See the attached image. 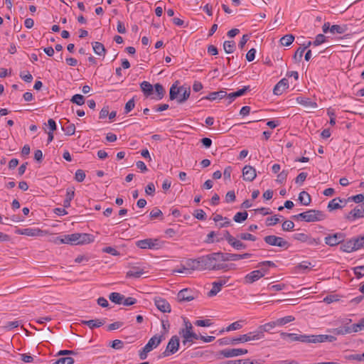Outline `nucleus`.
<instances>
[{
  "instance_id": "1",
  "label": "nucleus",
  "mask_w": 364,
  "mask_h": 364,
  "mask_svg": "<svg viewBox=\"0 0 364 364\" xmlns=\"http://www.w3.org/2000/svg\"><path fill=\"white\" fill-rule=\"evenodd\" d=\"M190 96V90L183 87H177L173 85L169 90L171 100H176L178 103L185 102Z\"/></svg>"
},
{
  "instance_id": "2",
  "label": "nucleus",
  "mask_w": 364,
  "mask_h": 364,
  "mask_svg": "<svg viewBox=\"0 0 364 364\" xmlns=\"http://www.w3.org/2000/svg\"><path fill=\"white\" fill-rule=\"evenodd\" d=\"M218 261H220L219 252H214L200 257V266L202 269L214 270Z\"/></svg>"
},
{
  "instance_id": "3",
  "label": "nucleus",
  "mask_w": 364,
  "mask_h": 364,
  "mask_svg": "<svg viewBox=\"0 0 364 364\" xmlns=\"http://www.w3.org/2000/svg\"><path fill=\"white\" fill-rule=\"evenodd\" d=\"M326 218V214L318 210H309L303 212L301 220L307 223L321 221Z\"/></svg>"
},
{
  "instance_id": "4",
  "label": "nucleus",
  "mask_w": 364,
  "mask_h": 364,
  "mask_svg": "<svg viewBox=\"0 0 364 364\" xmlns=\"http://www.w3.org/2000/svg\"><path fill=\"white\" fill-rule=\"evenodd\" d=\"M264 240L267 244L271 246H277L284 249H287L289 247V244L287 241L276 235L265 236Z\"/></svg>"
},
{
  "instance_id": "5",
  "label": "nucleus",
  "mask_w": 364,
  "mask_h": 364,
  "mask_svg": "<svg viewBox=\"0 0 364 364\" xmlns=\"http://www.w3.org/2000/svg\"><path fill=\"white\" fill-rule=\"evenodd\" d=\"M179 338L177 336H173L169 340L166 350L162 353L163 357H167L177 352L179 348Z\"/></svg>"
},
{
  "instance_id": "6",
  "label": "nucleus",
  "mask_w": 364,
  "mask_h": 364,
  "mask_svg": "<svg viewBox=\"0 0 364 364\" xmlns=\"http://www.w3.org/2000/svg\"><path fill=\"white\" fill-rule=\"evenodd\" d=\"M345 240V235L343 232H336L328 235L324 238L325 243L329 246H336L342 243Z\"/></svg>"
},
{
  "instance_id": "7",
  "label": "nucleus",
  "mask_w": 364,
  "mask_h": 364,
  "mask_svg": "<svg viewBox=\"0 0 364 364\" xmlns=\"http://www.w3.org/2000/svg\"><path fill=\"white\" fill-rule=\"evenodd\" d=\"M219 257H220V261H223V262L237 261V260L242 259L250 258L251 257V254L244 253L242 255H239V254L219 252Z\"/></svg>"
},
{
  "instance_id": "8",
  "label": "nucleus",
  "mask_w": 364,
  "mask_h": 364,
  "mask_svg": "<svg viewBox=\"0 0 364 364\" xmlns=\"http://www.w3.org/2000/svg\"><path fill=\"white\" fill-rule=\"evenodd\" d=\"M259 334L257 333L256 331L250 332L247 334L240 336L239 337L233 338L231 340L232 344H236L239 343H245L250 341L259 340Z\"/></svg>"
},
{
  "instance_id": "9",
  "label": "nucleus",
  "mask_w": 364,
  "mask_h": 364,
  "mask_svg": "<svg viewBox=\"0 0 364 364\" xmlns=\"http://www.w3.org/2000/svg\"><path fill=\"white\" fill-rule=\"evenodd\" d=\"M296 102L302 105L307 112H314L317 108V104L307 97H298Z\"/></svg>"
},
{
  "instance_id": "10",
  "label": "nucleus",
  "mask_w": 364,
  "mask_h": 364,
  "mask_svg": "<svg viewBox=\"0 0 364 364\" xmlns=\"http://www.w3.org/2000/svg\"><path fill=\"white\" fill-rule=\"evenodd\" d=\"M247 353V349L242 348H232V349H224L219 352V355L224 358H232Z\"/></svg>"
},
{
  "instance_id": "11",
  "label": "nucleus",
  "mask_w": 364,
  "mask_h": 364,
  "mask_svg": "<svg viewBox=\"0 0 364 364\" xmlns=\"http://www.w3.org/2000/svg\"><path fill=\"white\" fill-rule=\"evenodd\" d=\"M138 247L141 249H157L159 246L157 239H144L136 242Z\"/></svg>"
},
{
  "instance_id": "12",
  "label": "nucleus",
  "mask_w": 364,
  "mask_h": 364,
  "mask_svg": "<svg viewBox=\"0 0 364 364\" xmlns=\"http://www.w3.org/2000/svg\"><path fill=\"white\" fill-rule=\"evenodd\" d=\"M346 218L348 220H354L357 218H364V203L358 205Z\"/></svg>"
},
{
  "instance_id": "13",
  "label": "nucleus",
  "mask_w": 364,
  "mask_h": 364,
  "mask_svg": "<svg viewBox=\"0 0 364 364\" xmlns=\"http://www.w3.org/2000/svg\"><path fill=\"white\" fill-rule=\"evenodd\" d=\"M309 343H324L333 342L336 340V337L332 335H311L309 336Z\"/></svg>"
},
{
  "instance_id": "14",
  "label": "nucleus",
  "mask_w": 364,
  "mask_h": 364,
  "mask_svg": "<svg viewBox=\"0 0 364 364\" xmlns=\"http://www.w3.org/2000/svg\"><path fill=\"white\" fill-rule=\"evenodd\" d=\"M156 308L163 313L171 312V306L169 303L164 298L156 296L154 299Z\"/></svg>"
},
{
  "instance_id": "15",
  "label": "nucleus",
  "mask_w": 364,
  "mask_h": 364,
  "mask_svg": "<svg viewBox=\"0 0 364 364\" xmlns=\"http://www.w3.org/2000/svg\"><path fill=\"white\" fill-rule=\"evenodd\" d=\"M177 299L179 302L191 301L195 299V296L191 289H183L178 293Z\"/></svg>"
},
{
  "instance_id": "16",
  "label": "nucleus",
  "mask_w": 364,
  "mask_h": 364,
  "mask_svg": "<svg viewBox=\"0 0 364 364\" xmlns=\"http://www.w3.org/2000/svg\"><path fill=\"white\" fill-rule=\"evenodd\" d=\"M281 336L282 338L288 337L291 341H300L302 343H309V336L307 335H297L296 333H290L282 332Z\"/></svg>"
},
{
  "instance_id": "17",
  "label": "nucleus",
  "mask_w": 364,
  "mask_h": 364,
  "mask_svg": "<svg viewBox=\"0 0 364 364\" xmlns=\"http://www.w3.org/2000/svg\"><path fill=\"white\" fill-rule=\"evenodd\" d=\"M243 179L246 181H252L257 176L256 170L254 167L246 165L242 168Z\"/></svg>"
},
{
  "instance_id": "18",
  "label": "nucleus",
  "mask_w": 364,
  "mask_h": 364,
  "mask_svg": "<svg viewBox=\"0 0 364 364\" xmlns=\"http://www.w3.org/2000/svg\"><path fill=\"white\" fill-rule=\"evenodd\" d=\"M164 339V336L155 335L151 338L148 343L145 345V351H151L154 348H156Z\"/></svg>"
},
{
  "instance_id": "19",
  "label": "nucleus",
  "mask_w": 364,
  "mask_h": 364,
  "mask_svg": "<svg viewBox=\"0 0 364 364\" xmlns=\"http://www.w3.org/2000/svg\"><path fill=\"white\" fill-rule=\"evenodd\" d=\"M346 200H343L340 198H336L328 203L327 208L329 211L341 209L346 205Z\"/></svg>"
},
{
  "instance_id": "20",
  "label": "nucleus",
  "mask_w": 364,
  "mask_h": 364,
  "mask_svg": "<svg viewBox=\"0 0 364 364\" xmlns=\"http://www.w3.org/2000/svg\"><path fill=\"white\" fill-rule=\"evenodd\" d=\"M76 245L88 244L93 241L94 237L87 233H75Z\"/></svg>"
},
{
  "instance_id": "21",
  "label": "nucleus",
  "mask_w": 364,
  "mask_h": 364,
  "mask_svg": "<svg viewBox=\"0 0 364 364\" xmlns=\"http://www.w3.org/2000/svg\"><path fill=\"white\" fill-rule=\"evenodd\" d=\"M289 87V81L287 78H283L279 81L273 89V92L276 95H280Z\"/></svg>"
},
{
  "instance_id": "22",
  "label": "nucleus",
  "mask_w": 364,
  "mask_h": 364,
  "mask_svg": "<svg viewBox=\"0 0 364 364\" xmlns=\"http://www.w3.org/2000/svg\"><path fill=\"white\" fill-rule=\"evenodd\" d=\"M179 334L181 336L183 341L182 343L185 346L187 343H193V340H198L199 336L196 333L193 332H183L179 331Z\"/></svg>"
},
{
  "instance_id": "23",
  "label": "nucleus",
  "mask_w": 364,
  "mask_h": 364,
  "mask_svg": "<svg viewBox=\"0 0 364 364\" xmlns=\"http://www.w3.org/2000/svg\"><path fill=\"white\" fill-rule=\"evenodd\" d=\"M276 326L275 321H271L269 323H267L264 325H261L258 327L257 330L256 331L257 333L261 335L259 336V339H262L264 337V332H269L271 329L274 328Z\"/></svg>"
},
{
  "instance_id": "24",
  "label": "nucleus",
  "mask_w": 364,
  "mask_h": 364,
  "mask_svg": "<svg viewBox=\"0 0 364 364\" xmlns=\"http://www.w3.org/2000/svg\"><path fill=\"white\" fill-rule=\"evenodd\" d=\"M225 284L226 281L222 279L213 282V287L211 290L208 293V296L209 297H213L215 296L221 290L222 287Z\"/></svg>"
},
{
  "instance_id": "25",
  "label": "nucleus",
  "mask_w": 364,
  "mask_h": 364,
  "mask_svg": "<svg viewBox=\"0 0 364 364\" xmlns=\"http://www.w3.org/2000/svg\"><path fill=\"white\" fill-rule=\"evenodd\" d=\"M341 245L340 247V249L341 251L345 252H351L353 251L357 250V247L354 240V238L344 242L341 243Z\"/></svg>"
},
{
  "instance_id": "26",
  "label": "nucleus",
  "mask_w": 364,
  "mask_h": 364,
  "mask_svg": "<svg viewBox=\"0 0 364 364\" xmlns=\"http://www.w3.org/2000/svg\"><path fill=\"white\" fill-rule=\"evenodd\" d=\"M200 262V257L197 259H188L186 262V265L188 270H202Z\"/></svg>"
},
{
  "instance_id": "27",
  "label": "nucleus",
  "mask_w": 364,
  "mask_h": 364,
  "mask_svg": "<svg viewBox=\"0 0 364 364\" xmlns=\"http://www.w3.org/2000/svg\"><path fill=\"white\" fill-rule=\"evenodd\" d=\"M250 90V86H245L243 88L238 90L236 92L228 95L226 100L228 103H231L236 97H240L246 93L247 91Z\"/></svg>"
},
{
  "instance_id": "28",
  "label": "nucleus",
  "mask_w": 364,
  "mask_h": 364,
  "mask_svg": "<svg viewBox=\"0 0 364 364\" xmlns=\"http://www.w3.org/2000/svg\"><path fill=\"white\" fill-rule=\"evenodd\" d=\"M262 277V273L257 270H254L245 277V282L247 284H252Z\"/></svg>"
},
{
  "instance_id": "29",
  "label": "nucleus",
  "mask_w": 364,
  "mask_h": 364,
  "mask_svg": "<svg viewBox=\"0 0 364 364\" xmlns=\"http://www.w3.org/2000/svg\"><path fill=\"white\" fill-rule=\"evenodd\" d=\"M228 94L225 90H220L218 92H210L208 96L204 97L205 99L213 101L216 100H222L223 98H227Z\"/></svg>"
},
{
  "instance_id": "30",
  "label": "nucleus",
  "mask_w": 364,
  "mask_h": 364,
  "mask_svg": "<svg viewBox=\"0 0 364 364\" xmlns=\"http://www.w3.org/2000/svg\"><path fill=\"white\" fill-rule=\"evenodd\" d=\"M145 272L143 269H141L139 267H134L130 270L127 272V277H134V278H139L141 277Z\"/></svg>"
},
{
  "instance_id": "31",
  "label": "nucleus",
  "mask_w": 364,
  "mask_h": 364,
  "mask_svg": "<svg viewBox=\"0 0 364 364\" xmlns=\"http://www.w3.org/2000/svg\"><path fill=\"white\" fill-rule=\"evenodd\" d=\"M141 89L146 97L154 95V88L151 83L147 81H143L140 85Z\"/></svg>"
},
{
  "instance_id": "32",
  "label": "nucleus",
  "mask_w": 364,
  "mask_h": 364,
  "mask_svg": "<svg viewBox=\"0 0 364 364\" xmlns=\"http://www.w3.org/2000/svg\"><path fill=\"white\" fill-rule=\"evenodd\" d=\"M154 88L155 90H154V95H152V98L156 100L162 99L165 94V90L163 86L159 83H156L154 85Z\"/></svg>"
},
{
  "instance_id": "33",
  "label": "nucleus",
  "mask_w": 364,
  "mask_h": 364,
  "mask_svg": "<svg viewBox=\"0 0 364 364\" xmlns=\"http://www.w3.org/2000/svg\"><path fill=\"white\" fill-rule=\"evenodd\" d=\"M328 332L333 333L334 335L339 336V335H345L351 333L353 331V328H350L348 326H344V327H339L336 328H333L328 330Z\"/></svg>"
},
{
  "instance_id": "34",
  "label": "nucleus",
  "mask_w": 364,
  "mask_h": 364,
  "mask_svg": "<svg viewBox=\"0 0 364 364\" xmlns=\"http://www.w3.org/2000/svg\"><path fill=\"white\" fill-rule=\"evenodd\" d=\"M83 324L87 325L90 328L92 329L94 328H99L104 325L105 323V320L101 319H93L89 321H82Z\"/></svg>"
},
{
  "instance_id": "35",
  "label": "nucleus",
  "mask_w": 364,
  "mask_h": 364,
  "mask_svg": "<svg viewBox=\"0 0 364 364\" xmlns=\"http://www.w3.org/2000/svg\"><path fill=\"white\" fill-rule=\"evenodd\" d=\"M23 235L31 237H38L43 235V231L38 228H25Z\"/></svg>"
},
{
  "instance_id": "36",
  "label": "nucleus",
  "mask_w": 364,
  "mask_h": 364,
  "mask_svg": "<svg viewBox=\"0 0 364 364\" xmlns=\"http://www.w3.org/2000/svg\"><path fill=\"white\" fill-rule=\"evenodd\" d=\"M109 299L114 304H121L124 299V296L117 292H112L109 294Z\"/></svg>"
},
{
  "instance_id": "37",
  "label": "nucleus",
  "mask_w": 364,
  "mask_h": 364,
  "mask_svg": "<svg viewBox=\"0 0 364 364\" xmlns=\"http://www.w3.org/2000/svg\"><path fill=\"white\" fill-rule=\"evenodd\" d=\"M92 48L95 54L98 55H105V48L102 43L100 42L92 43Z\"/></svg>"
},
{
  "instance_id": "38",
  "label": "nucleus",
  "mask_w": 364,
  "mask_h": 364,
  "mask_svg": "<svg viewBox=\"0 0 364 364\" xmlns=\"http://www.w3.org/2000/svg\"><path fill=\"white\" fill-rule=\"evenodd\" d=\"M299 200L304 205H308L311 203V196L306 191H301L299 195Z\"/></svg>"
},
{
  "instance_id": "39",
  "label": "nucleus",
  "mask_w": 364,
  "mask_h": 364,
  "mask_svg": "<svg viewBox=\"0 0 364 364\" xmlns=\"http://www.w3.org/2000/svg\"><path fill=\"white\" fill-rule=\"evenodd\" d=\"M223 48L226 53H232L235 48V43L233 41H226L223 43Z\"/></svg>"
},
{
  "instance_id": "40",
  "label": "nucleus",
  "mask_w": 364,
  "mask_h": 364,
  "mask_svg": "<svg viewBox=\"0 0 364 364\" xmlns=\"http://www.w3.org/2000/svg\"><path fill=\"white\" fill-rule=\"evenodd\" d=\"M295 320L293 316H287L283 318L277 319L275 321L276 326H284L285 324L290 323Z\"/></svg>"
},
{
  "instance_id": "41",
  "label": "nucleus",
  "mask_w": 364,
  "mask_h": 364,
  "mask_svg": "<svg viewBox=\"0 0 364 364\" xmlns=\"http://www.w3.org/2000/svg\"><path fill=\"white\" fill-rule=\"evenodd\" d=\"M294 41V36L292 34L284 36L280 39V43L284 46H289Z\"/></svg>"
},
{
  "instance_id": "42",
  "label": "nucleus",
  "mask_w": 364,
  "mask_h": 364,
  "mask_svg": "<svg viewBox=\"0 0 364 364\" xmlns=\"http://www.w3.org/2000/svg\"><path fill=\"white\" fill-rule=\"evenodd\" d=\"M221 364H257V361L256 360H250L249 359L245 360H228L222 363Z\"/></svg>"
},
{
  "instance_id": "43",
  "label": "nucleus",
  "mask_w": 364,
  "mask_h": 364,
  "mask_svg": "<svg viewBox=\"0 0 364 364\" xmlns=\"http://www.w3.org/2000/svg\"><path fill=\"white\" fill-rule=\"evenodd\" d=\"M347 30L346 26L333 25L330 28V32L332 33L343 34Z\"/></svg>"
},
{
  "instance_id": "44",
  "label": "nucleus",
  "mask_w": 364,
  "mask_h": 364,
  "mask_svg": "<svg viewBox=\"0 0 364 364\" xmlns=\"http://www.w3.org/2000/svg\"><path fill=\"white\" fill-rule=\"evenodd\" d=\"M311 265L309 262H303L294 267V272L299 273L301 271L309 269Z\"/></svg>"
},
{
  "instance_id": "45",
  "label": "nucleus",
  "mask_w": 364,
  "mask_h": 364,
  "mask_svg": "<svg viewBox=\"0 0 364 364\" xmlns=\"http://www.w3.org/2000/svg\"><path fill=\"white\" fill-rule=\"evenodd\" d=\"M247 216H248V214L246 211L238 212L234 215L233 220L236 223H242L247 218Z\"/></svg>"
},
{
  "instance_id": "46",
  "label": "nucleus",
  "mask_w": 364,
  "mask_h": 364,
  "mask_svg": "<svg viewBox=\"0 0 364 364\" xmlns=\"http://www.w3.org/2000/svg\"><path fill=\"white\" fill-rule=\"evenodd\" d=\"M229 245H230L232 247H234L235 250H243V249L246 248V245H245L243 242H242L239 240L235 239V237L233 238L232 242H230L229 243Z\"/></svg>"
},
{
  "instance_id": "47",
  "label": "nucleus",
  "mask_w": 364,
  "mask_h": 364,
  "mask_svg": "<svg viewBox=\"0 0 364 364\" xmlns=\"http://www.w3.org/2000/svg\"><path fill=\"white\" fill-rule=\"evenodd\" d=\"M75 237H76L75 233H73L70 235H64L65 244L76 245V241H75L76 238Z\"/></svg>"
},
{
  "instance_id": "48",
  "label": "nucleus",
  "mask_w": 364,
  "mask_h": 364,
  "mask_svg": "<svg viewBox=\"0 0 364 364\" xmlns=\"http://www.w3.org/2000/svg\"><path fill=\"white\" fill-rule=\"evenodd\" d=\"M289 171L287 170H283L277 176V182L279 183H284L287 178Z\"/></svg>"
},
{
  "instance_id": "49",
  "label": "nucleus",
  "mask_w": 364,
  "mask_h": 364,
  "mask_svg": "<svg viewBox=\"0 0 364 364\" xmlns=\"http://www.w3.org/2000/svg\"><path fill=\"white\" fill-rule=\"evenodd\" d=\"M72 102L75 103L78 105H82L85 102V98L82 95L76 94L73 96L71 99Z\"/></svg>"
},
{
  "instance_id": "50",
  "label": "nucleus",
  "mask_w": 364,
  "mask_h": 364,
  "mask_svg": "<svg viewBox=\"0 0 364 364\" xmlns=\"http://www.w3.org/2000/svg\"><path fill=\"white\" fill-rule=\"evenodd\" d=\"M74 359L71 357H63L59 358L54 364H73Z\"/></svg>"
},
{
  "instance_id": "51",
  "label": "nucleus",
  "mask_w": 364,
  "mask_h": 364,
  "mask_svg": "<svg viewBox=\"0 0 364 364\" xmlns=\"http://www.w3.org/2000/svg\"><path fill=\"white\" fill-rule=\"evenodd\" d=\"M282 230L284 231H290L292 230L294 228V223L291 220H285L282 223Z\"/></svg>"
},
{
  "instance_id": "52",
  "label": "nucleus",
  "mask_w": 364,
  "mask_h": 364,
  "mask_svg": "<svg viewBox=\"0 0 364 364\" xmlns=\"http://www.w3.org/2000/svg\"><path fill=\"white\" fill-rule=\"evenodd\" d=\"M305 51V48L299 47L294 53V59L296 61L300 62L302 59L303 53Z\"/></svg>"
},
{
  "instance_id": "53",
  "label": "nucleus",
  "mask_w": 364,
  "mask_h": 364,
  "mask_svg": "<svg viewBox=\"0 0 364 364\" xmlns=\"http://www.w3.org/2000/svg\"><path fill=\"white\" fill-rule=\"evenodd\" d=\"M85 171L81 169L77 170L75 172V179L77 182H82L85 180Z\"/></svg>"
},
{
  "instance_id": "54",
  "label": "nucleus",
  "mask_w": 364,
  "mask_h": 364,
  "mask_svg": "<svg viewBox=\"0 0 364 364\" xmlns=\"http://www.w3.org/2000/svg\"><path fill=\"white\" fill-rule=\"evenodd\" d=\"M279 218L278 215H275L272 217L267 218L266 220L267 225L272 226L277 224L279 222Z\"/></svg>"
},
{
  "instance_id": "55",
  "label": "nucleus",
  "mask_w": 364,
  "mask_h": 364,
  "mask_svg": "<svg viewBox=\"0 0 364 364\" xmlns=\"http://www.w3.org/2000/svg\"><path fill=\"white\" fill-rule=\"evenodd\" d=\"M357 249L364 247V234L354 238Z\"/></svg>"
},
{
  "instance_id": "56",
  "label": "nucleus",
  "mask_w": 364,
  "mask_h": 364,
  "mask_svg": "<svg viewBox=\"0 0 364 364\" xmlns=\"http://www.w3.org/2000/svg\"><path fill=\"white\" fill-rule=\"evenodd\" d=\"M237 237L244 240L255 241L256 237L250 233H240L237 235Z\"/></svg>"
},
{
  "instance_id": "57",
  "label": "nucleus",
  "mask_w": 364,
  "mask_h": 364,
  "mask_svg": "<svg viewBox=\"0 0 364 364\" xmlns=\"http://www.w3.org/2000/svg\"><path fill=\"white\" fill-rule=\"evenodd\" d=\"M240 322L241 321H235V322L232 323L231 324H230L226 328V331H235V330L240 329L242 327V326L240 323Z\"/></svg>"
},
{
  "instance_id": "58",
  "label": "nucleus",
  "mask_w": 364,
  "mask_h": 364,
  "mask_svg": "<svg viewBox=\"0 0 364 364\" xmlns=\"http://www.w3.org/2000/svg\"><path fill=\"white\" fill-rule=\"evenodd\" d=\"M308 235L305 233H296L293 235V238L296 240L305 242L306 240H308Z\"/></svg>"
},
{
  "instance_id": "59",
  "label": "nucleus",
  "mask_w": 364,
  "mask_h": 364,
  "mask_svg": "<svg viewBox=\"0 0 364 364\" xmlns=\"http://www.w3.org/2000/svg\"><path fill=\"white\" fill-rule=\"evenodd\" d=\"M193 216L198 219V220H204L206 219V214L205 213L201 210V209H199V210H196V213L193 214Z\"/></svg>"
},
{
  "instance_id": "60",
  "label": "nucleus",
  "mask_w": 364,
  "mask_h": 364,
  "mask_svg": "<svg viewBox=\"0 0 364 364\" xmlns=\"http://www.w3.org/2000/svg\"><path fill=\"white\" fill-rule=\"evenodd\" d=\"M326 41V36L323 34H318L316 36L315 41L313 42V45L315 46H319L324 43Z\"/></svg>"
},
{
  "instance_id": "61",
  "label": "nucleus",
  "mask_w": 364,
  "mask_h": 364,
  "mask_svg": "<svg viewBox=\"0 0 364 364\" xmlns=\"http://www.w3.org/2000/svg\"><path fill=\"white\" fill-rule=\"evenodd\" d=\"M354 273L357 278L360 279L364 276V266H358L354 268Z\"/></svg>"
},
{
  "instance_id": "62",
  "label": "nucleus",
  "mask_w": 364,
  "mask_h": 364,
  "mask_svg": "<svg viewBox=\"0 0 364 364\" xmlns=\"http://www.w3.org/2000/svg\"><path fill=\"white\" fill-rule=\"evenodd\" d=\"M353 200L356 203H361L364 200V195L363 194H358L356 196H351L348 198L347 201Z\"/></svg>"
},
{
  "instance_id": "63",
  "label": "nucleus",
  "mask_w": 364,
  "mask_h": 364,
  "mask_svg": "<svg viewBox=\"0 0 364 364\" xmlns=\"http://www.w3.org/2000/svg\"><path fill=\"white\" fill-rule=\"evenodd\" d=\"M363 329H364V318H362L358 323L353 325V332H357Z\"/></svg>"
},
{
  "instance_id": "64",
  "label": "nucleus",
  "mask_w": 364,
  "mask_h": 364,
  "mask_svg": "<svg viewBox=\"0 0 364 364\" xmlns=\"http://www.w3.org/2000/svg\"><path fill=\"white\" fill-rule=\"evenodd\" d=\"M124 346V343L121 340H114L111 343V347L114 349H122Z\"/></svg>"
}]
</instances>
